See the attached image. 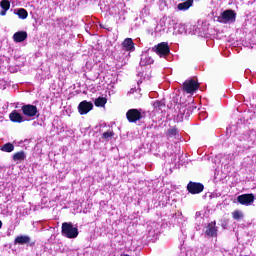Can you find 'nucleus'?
<instances>
[{
	"label": "nucleus",
	"mask_w": 256,
	"mask_h": 256,
	"mask_svg": "<svg viewBox=\"0 0 256 256\" xmlns=\"http://www.w3.org/2000/svg\"><path fill=\"white\" fill-rule=\"evenodd\" d=\"M62 235L67 239H77L79 236V229L73 226L71 222H64L62 224Z\"/></svg>",
	"instance_id": "obj_1"
},
{
	"label": "nucleus",
	"mask_w": 256,
	"mask_h": 256,
	"mask_svg": "<svg viewBox=\"0 0 256 256\" xmlns=\"http://www.w3.org/2000/svg\"><path fill=\"white\" fill-rule=\"evenodd\" d=\"M235 19H237V13H235V11L231 9L223 11L217 17L218 23H224L228 25H231V23H235Z\"/></svg>",
	"instance_id": "obj_2"
},
{
	"label": "nucleus",
	"mask_w": 256,
	"mask_h": 256,
	"mask_svg": "<svg viewBox=\"0 0 256 256\" xmlns=\"http://www.w3.org/2000/svg\"><path fill=\"white\" fill-rule=\"evenodd\" d=\"M152 51H155L159 55V57H167L171 53L169 49V44L162 42L152 48Z\"/></svg>",
	"instance_id": "obj_3"
},
{
	"label": "nucleus",
	"mask_w": 256,
	"mask_h": 256,
	"mask_svg": "<svg viewBox=\"0 0 256 256\" xmlns=\"http://www.w3.org/2000/svg\"><path fill=\"white\" fill-rule=\"evenodd\" d=\"M197 89H199V83L195 79L186 80L183 84V90L186 93L193 94Z\"/></svg>",
	"instance_id": "obj_4"
},
{
	"label": "nucleus",
	"mask_w": 256,
	"mask_h": 256,
	"mask_svg": "<svg viewBox=\"0 0 256 256\" xmlns=\"http://www.w3.org/2000/svg\"><path fill=\"white\" fill-rule=\"evenodd\" d=\"M238 203L240 205H245L246 207H249V205H253L255 203V195L254 194H242L237 197Z\"/></svg>",
	"instance_id": "obj_5"
},
{
	"label": "nucleus",
	"mask_w": 256,
	"mask_h": 256,
	"mask_svg": "<svg viewBox=\"0 0 256 256\" xmlns=\"http://www.w3.org/2000/svg\"><path fill=\"white\" fill-rule=\"evenodd\" d=\"M22 111L26 117H39L37 106L26 104L22 107Z\"/></svg>",
	"instance_id": "obj_6"
},
{
	"label": "nucleus",
	"mask_w": 256,
	"mask_h": 256,
	"mask_svg": "<svg viewBox=\"0 0 256 256\" xmlns=\"http://www.w3.org/2000/svg\"><path fill=\"white\" fill-rule=\"evenodd\" d=\"M216 222L208 223L203 229L205 237H217V226Z\"/></svg>",
	"instance_id": "obj_7"
},
{
	"label": "nucleus",
	"mask_w": 256,
	"mask_h": 256,
	"mask_svg": "<svg viewBox=\"0 0 256 256\" xmlns=\"http://www.w3.org/2000/svg\"><path fill=\"white\" fill-rule=\"evenodd\" d=\"M129 123H137L141 119V111L138 109H130L126 113Z\"/></svg>",
	"instance_id": "obj_8"
},
{
	"label": "nucleus",
	"mask_w": 256,
	"mask_h": 256,
	"mask_svg": "<svg viewBox=\"0 0 256 256\" xmlns=\"http://www.w3.org/2000/svg\"><path fill=\"white\" fill-rule=\"evenodd\" d=\"M187 189H188L189 193H191L192 195H197L199 193H202V191H203V189H205V187L201 183L189 182L187 185Z\"/></svg>",
	"instance_id": "obj_9"
},
{
	"label": "nucleus",
	"mask_w": 256,
	"mask_h": 256,
	"mask_svg": "<svg viewBox=\"0 0 256 256\" xmlns=\"http://www.w3.org/2000/svg\"><path fill=\"white\" fill-rule=\"evenodd\" d=\"M93 110V103L88 102L86 100L80 102V104L78 105V111L80 113V115H87V113H89V111Z\"/></svg>",
	"instance_id": "obj_10"
},
{
	"label": "nucleus",
	"mask_w": 256,
	"mask_h": 256,
	"mask_svg": "<svg viewBox=\"0 0 256 256\" xmlns=\"http://www.w3.org/2000/svg\"><path fill=\"white\" fill-rule=\"evenodd\" d=\"M14 245H30V247H33L35 242H31V237L21 235L15 238Z\"/></svg>",
	"instance_id": "obj_11"
},
{
	"label": "nucleus",
	"mask_w": 256,
	"mask_h": 256,
	"mask_svg": "<svg viewBox=\"0 0 256 256\" xmlns=\"http://www.w3.org/2000/svg\"><path fill=\"white\" fill-rule=\"evenodd\" d=\"M122 49L123 51H135V43H133V39L126 38L122 42Z\"/></svg>",
	"instance_id": "obj_12"
},
{
	"label": "nucleus",
	"mask_w": 256,
	"mask_h": 256,
	"mask_svg": "<svg viewBox=\"0 0 256 256\" xmlns=\"http://www.w3.org/2000/svg\"><path fill=\"white\" fill-rule=\"evenodd\" d=\"M9 117H10V121H12L13 123H23V121H25V119L23 118V115L19 114L17 110L12 111Z\"/></svg>",
	"instance_id": "obj_13"
},
{
	"label": "nucleus",
	"mask_w": 256,
	"mask_h": 256,
	"mask_svg": "<svg viewBox=\"0 0 256 256\" xmlns=\"http://www.w3.org/2000/svg\"><path fill=\"white\" fill-rule=\"evenodd\" d=\"M27 39V32L25 31H18L13 35V41L15 43H23Z\"/></svg>",
	"instance_id": "obj_14"
},
{
	"label": "nucleus",
	"mask_w": 256,
	"mask_h": 256,
	"mask_svg": "<svg viewBox=\"0 0 256 256\" xmlns=\"http://www.w3.org/2000/svg\"><path fill=\"white\" fill-rule=\"evenodd\" d=\"M0 7L2 9V11H0V15L2 17H5V15H7V11L11 9V2H9L8 0H2L0 2Z\"/></svg>",
	"instance_id": "obj_15"
},
{
	"label": "nucleus",
	"mask_w": 256,
	"mask_h": 256,
	"mask_svg": "<svg viewBox=\"0 0 256 256\" xmlns=\"http://www.w3.org/2000/svg\"><path fill=\"white\" fill-rule=\"evenodd\" d=\"M153 63V58L147 54V52L143 53L140 58L141 67H145L147 65H151Z\"/></svg>",
	"instance_id": "obj_16"
},
{
	"label": "nucleus",
	"mask_w": 256,
	"mask_h": 256,
	"mask_svg": "<svg viewBox=\"0 0 256 256\" xmlns=\"http://www.w3.org/2000/svg\"><path fill=\"white\" fill-rule=\"evenodd\" d=\"M184 2L178 4L177 8L179 11H187L190 7H193V0H183Z\"/></svg>",
	"instance_id": "obj_17"
},
{
	"label": "nucleus",
	"mask_w": 256,
	"mask_h": 256,
	"mask_svg": "<svg viewBox=\"0 0 256 256\" xmlns=\"http://www.w3.org/2000/svg\"><path fill=\"white\" fill-rule=\"evenodd\" d=\"M107 103V98L99 97L94 101V105L96 107H105V104Z\"/></svg>",
	"instance_id": "obj_18"
},
{
	"label": "nucleus",
	"mask_w": 256,
	"mask_h": 256,
	"mask_svg": "<svg viewBox=\"0 0 256 256\" xmlns=\"http://www.w3.org/2000/svg\"><path fill=\"white\" fill-rule=\"evenodd\" d=\"M15 149V146L11 143H6L1 147V151H4L5 153H11Z\"/></svg>",
	"instance_id": "obj_19"
},
{
	"label": "nucleus",
	"mask_w": 256,
	"mask_h": 256,
	"mask_svg": "<svg viewBox=\"0 0 256 256\" xmlns=\"http://www.w3.org/2000/svg\"><path fill=\"white\" fill-rule=\"evenodd\" d=\"M17 15L19 19H27V17H29V13L24 8L18 9Z\"/></svg>",
	"instance_id": "obj_20"
},
{
	"label": "nucleus",
	"mask_w": 256,
	"mask_h": 256,
	"mask_svg": "<svg viewBox=\"0 0 256 256\" xmlns=\"http://www.w3.org/2000/svg\"><path fill=\"white\" fill-rule=\"evenodd\" d=\"M232 217L235 221H241V219H243L244 215L241 210H236V211L232 212Z\"/></svg>",
	"instance_id": "obj_21"
},
{
	"label": "nucleus",
	"mask_w": 256,
	"mask_h": 256,
	"mask_svg": "<svg viewBox=\"0 0 256 256\" xmlns=\"http://www.w3.org/2000/svg\"><path fill=\"white\" fill-rule=\"evenodd\" d=\"M25 152H18L15 153L13 156V160L14 161H23L25 159Z\"/></svg>",
	"instance_id": "obj_22"
},
{
	"label": "nucleus",
	"mask_w": 256,
	"mask_h": 256,
	"mask_svg": "<svg viewBox=\"0 0 256 256\" xmlns=\"http://www.w3.org/2000/svg\"><path fill=\"white\" fill-rule=\"evenodd\" d=\"M113 135H115V133L111 130H108L107 132L103 133L102 139H104L105 141H109V139H111V137H113Z\"/></svg>",
	"instance_id": "obj_23"
},
{
	"label": "nucleus",
	"mask_w": 256,
	"mask_h": 256,
	"mask_svg": "<svg viewBox=\"0 0 256 256\" xmlns=\"http://www.w3.org/2000/svg\"><path fill=\"white\" fill-rule=\"evenodd\" d=\"M189 109L187 108H182L180 109V112L178 115H180L181 119H183V117H185V119H187V117H189Z\"/></svg>",
	"instance_id": "obj_24"
},
{
	"label": "nucleus",
	"mask_w": 256,
	"mask_h": 256,
	"mask_svg": "<svg viewBox=\"0 0 256 256\" xmlns=\"http://www.w3.org/2000/svg\"><path fill=\"white\" fill-rule=\"evenodd\" d=\"M179 134V131H177V128H170L168 130V137H177V135Z\"/></svg>",
	"instance_id": "obj_25"
},
{
	"label": "nucleus",
	"mask_w": 256,
	"mask_h": 256,
	"mask_svg": "<svg viewBox=\"0 0 256 256\" xmlns=\"http://www.w3.org/2000/svg\"><path fill=\"white\" fill-rule=\"evenodd\" d=\"M207 117H208L207 112L202 111V112L199 113V119L201 121H205V119H207Z\"/></svg>",
	"instance_id": "obj_26"
},
{
	"label": "nucleus",
	"mask_w": 256,
	"mask_h": 256,
	"mask_svg": "<svg viewBox=\"0 0 256 256\" xmlns=\"http://www.w3.org/2000/svg\"><path fill=\"white\" fill-rule=\"evenodd\" d=\"M154 107H165V103H163L162 101H156L154 103Z\"/></svg>",
	"instance_id": "obj_27"
},
{
	"label": "nucleus",
	"mask_w": 256,
	"mask_h": 256,
	"mask_svg": "<svg viewBox=\"0 0 256 256\" xmlns=\"http://www.w3.org/2000/svg\"><path fill=\"white\" fill-rule=\"evenodd\" d=\"M170 23H172V25H177V22H175V20H170Z\"/></svg>",
	"instance_id": "obj_28"
},
{
	"label": "nucleus",
	"mask_w": 256,
	"mask_h": 256,
	"mask_svg": "<svg viewBox=\"0 0 256 256\" xmlns=\"http://www.w3.org/2000/svg\"><path fill=\"white\" fill-rule=\"evenodd\" d=\"M1 227H3V222H1V220H0V229H1Z\"/></svg>",
	"instance_id": "obj_29"
}]
</instances>
